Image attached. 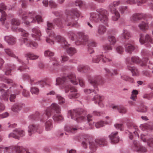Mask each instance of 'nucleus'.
<instances>
[{
    "instance_id": "40",
    "label": "nucleus",
    "mask_w": 153,
    "mask_h": 153,
    "mask_svg": "<svg viewBox=\"0 0 153 153\" xmlns=\"http://www.w3.org/2000/svg\"><path fill=\"white\" fill-rule=\"evenodd\" d=\"M114 15L112 17V19L113 21H117L120 18V15L117 10L113 11H110Z\"/></svg>"
},
{
    "instance_id": "32",
    "label": "nucleus",
    "mask_w": 153,
    "mask_h": 153,
    "mask_svg": "<svg viewBox=\"0 0 153 153\" xmlns=\"http://www.w3.org/2000/svg\"><path fill=\"white\" fill-rule=\"evenodd\" d=\"M148 22L147 21H142L141 23L138 25V27L140 30L145 31L149 29Z\"/></svg>"
},
{
    "instance_id": "45",
    "label": "nucleus",
    "mask_w": 153,
    "mask_h": 153,
    "mask_svg": "<svg viewBox=\"0 0 153 153\" xmlns=\"http://www.w3.org/2000/svg\"><path fill=\"white\" fill-rule=\"evenodd\" d=\"M59 113H56L53 117V120L55 121H59L63 120L62 116Z\"/></svg>"
},
{
    "instance_id": "4",
    "label": "nucleus",
    "mask_w": 153,
    "mask_h": 153,
    "mask_svg": "<svg viewBox=\"0 0 153 153\" xmlns=\"http://www.w3.org/2000/svg\"><path fill=\"white\" fill-rule=\"evenodd\" d=\"M61 109L59 105L56 103H53L51 105L50 107L48 108L43 113L40 114L37 112L34 114L30 115L29 118L32 120L39 118L41 121L44 122L48 119L52 113H59Z\"/></svg>"
},
{
    "instance_id": "24",
    "label": "nucleus",
    "mask_w": 153,
    "mask_h": 153,
    "mask_svg": "<svg viewBox=\"0 0 153 153\" xmlns=\"http://www.w3.org/2000/svg\"><path fill=\"white\" fill-rule=\"evenodd\" d=\"M124 46L126 51L130 53L134 50L135 48L133 41H131V43L128 42L125 43L124 44Z\"/></svg>"
},
{
    "instance_id": "19",
    "label": "nucleus",
    "mask_w": 153,
    "mask_h": 153,
    "mask_svg": "<svg viewBox=\"0 0 153 153\" xmlns=\"http://www.w3.org/2000/svg\"><path fill=\"white\" fill-rule=\"evenodd\" d=\"M20 40L21 42V44L23 43H25L26 46L28 47H33V48H36L38 47V45L36 42L30 41L27 38H21Z\"/></svg>"
},
{
    "instance_id": "47",
    "label": "nucleus",
    "mask_w": 153,
    "mask_h": 153,
    "mask_svg": "<svg viewBox=\"0 0 153 153\" xmlns=\"http://www.w3.org/2000/svg\"><path fill=\"white\" fill-rule=\"evenodd\" d=\"M121 78L124 80L129 82L131 83H133L134 82V80L133 78L126 75L122 76Z\"/></svg>"
},
{
    "instance_id": "27",
    "label": "nucleus",
    "mask_w": 153,
    "mask_h": 153,
    "mask_svg": "<svg viewBox=\"0 0 153 153\" xmlns=\"http://www.w3.org/2000/svg\"><path fill=\"white\" fill-rule=\"evenodd\" d=\"M111 108L115 110H117L120 113L124 114L127 112V110L126 108L121 105H117L112 104Z\"/></svg>"
},
{
    "instance_id": "13",
    "label": "nucleus",
    "mask_w": 153,
    "mask_h": 153,
    "mask_svg": "<svg viewBox=\"0 0 153 153\" xmlns=\"http://www.w3.org/2000/svg\"><path fill=\"white\" fill-rule=\"evenodd\" d=\"M139 41L142 44L147 43L146 46L147 47H151L150 44V43L152 44L153 43L152 38L147 34L145 36L143 34H141Z\"/></svg>"
},
{
    "instance_id": "36",
    "label": "nucleus",
    "mask_w": 153,
    "mask_h": 153,
    "mask_svg": "<svg viewBox=\"0 0 153 153\" xmlns=\"http://www.w3.org/2000/svg\"><path fill=\"white\" fill-rule=\"evenodd\" d=\"M143 16V15L142 14H134L130 17V20L132 21H137L141 19Z\"/></svg>"
},
{
    "instance_id": "21",
    "label": "nucleus",
    "mask_w": 153,
    "mask_h": 153,
    "mask_svg": "<svg viewBox=\"0 0 153 153\" xmlns=\"http://www.w3.org/2000/svg\"><path fill=\"white\" fill-rule=\"evenodd\" d=\"M6 85L3 84H0V91L2 92V95L1 98L4 101H8L9 97V90L5 91L3 89L4 87H5Z\"/></svg>"
},
{
    "instance_id": "16",
    "label": "nucleus",
    "mask_w": 153,
    "mask_h": 153,
    "mask_svg": "<svg viewBox=\"0 0 153 153\" xmlns=\"http://www.w3.org/2000/svg\"><path fill=\"white\" fill-rule=\"evenodd\" d=\"M25 131L19 128L13 130V132L10 133V137L17 139H19V136L23 137L25 135Z\"/></svg>"
},
{
    "instance_id": "46",
    "label": "nucleus",
    "mask_w": 153,
    "mask_h": 153,
    "mask_svg": "<svg viewBox=\"0 0 153 153\" xmlns=\"http://www.w3.org/2000/svg\"><path fill=\"white\" fill-rule=\"evenodd\" d=\"M108 39L111 45H114L117 42L115 37L112 35L109 36Z\"/></svg>"
},
{
    "instance_id": "10",
    "label": "nucleus",
    "mask_w": 153,
    "mask_h": 153,
    "mask_svg": "<svg viewBox=\"0 0 153 153\" xmlns=\"http://www.w3.org/2000/svg\"><path fill=\"white\" fill-rule=\"evenodd\" d=\"M131 149L133 151L139 153H144L147 152V148L143 146L137 140L133 141Z\"/></svg>"
},
{
    "instance_id": "3",
    "label": "nucleus",
    "mask_w": 153,
    "mask_h": 153,
    "mask_svg": "<svg viewBox=\"0 0 153 153\" xmlns=\"http://www.w3.org/2000/svg\"><path fill=\"white\" fill-rule=\"evenodd\" d=\"M68 36L69 38L72 40H76V44L77 45L81 44L85 45L87 42L88 50L90 54H91L94 52L93 47L97 46V43L94 41L88 40V37L84 35L82 32H78L76 34L72 31H70L68 33Z\"/></svg>"
},
{
    "instance_id": "58",
    "label": "nucleus",
    "mask_w": 153,
    "mask_h": 153,
    "mask_svg": "<svg viewBox=\"0 0 153 153\" xmlns=\"http://www.w3.org/2000/svg\"><path fill=\"white\" fill-rule=\"evenodd\" d=\"M56 97L58 100L59 103L60 104H62L65 102V99L60 95H56Z\"/></svg>"
},
{
    "instance_id": "9",
    "label": "nucleus",
    "mask_w": 153,
    "mask_h": 153,
    "mask_svg": "<svg viewBox=\"0 0 153 153\" xmlns=\"http://www.w3.org/2000/svg\"><path fill=\"white\" fill-rule=\"evenodd\" d=\"M82 111L80 109H78L69 111L68 113V117L76 120L77 122H80L84 119L82 115Z\"/></svg>"
},
{
    "instance_id": "1",
    "label": "nucleus",
    "mask_w": 153,
    "mask_h": 153,
    "mask_svg": "<svg viewBox=\"0 0 153 153\" xmlns=\"http://www.w3.org/2000/svg\"><path fill=\"white\" fill-rule=\"evenodd\" d=\"M56 85L63 84L65 93H68L70 91V93L68 96L70 99L76 98L79 96L80 95L79 93H77V90L75 87L69 84L67 85L70 82L74 85L77 84L78 82L74 74H69L67 77H58L56 78Z\"/></svg>"
},
{
    "instance_id": "62",
    "label": "nucleus",
    "mask_w": 153,
    "mask_h": 153,
    "mask_svg": "<svg viewBox=\"0 0 153 153\" xmlns=\"http://www.w3.org/2000/svg\"><path fill=\"white\" fill-rule=\"evenodd\" d=\"M27 67L25 64H23L22 66H20L18 68V70L20 71H24L27 69Z\"/></svg>"
},
{
    "instance_id": "41",
    "label": "nucleus",
    "mask_w": 153,
    "mask_h": 153,
    "mask_svg": "<svg viewBox=\"0 0 153 153\" xmlns=\"http://www.w3.org/2000/svg\"><path fill=\"white\" fill-rule=\"evenodd\" d=\"M22 108V106L20 104L16 103L12 106L11 110L14 112H17L20 111Z\"/></svg>"
},
{
    "instance_id": "35",
    "label": "nucleus",
    "mask_w": 153,
    "mask_h": 153,
    "mask_svg": "<svg viewBox=\"0 0 153 153\" xmlns=\"http://www.w3.org/2000/svg\"><path fill=\"white\" fill-rule=\"evenodd\" d=\"M95 142L96 144L100 146H106L107 143V141L104 138L97 139Z\"/></svg>"
},
{
    "instance_id": "48",
    "label": "nucleus",
    "mask_w": 153,
    "mask_h": 153,
    "mask_svg": "<svg viewBox=\"0 0 153 153\" xmlns=\"http://www.w3.org/2000/svg\"><path fill=\"white\" fill-rule=\"evenodd\" d=\"M49 6L51 8L55 9L57 7L58 5L54 1L51 0L49 1Z\"/></svg>"
},
{
    "instance_id": "7",
    "label": "nucleus",
    "mask_w": 153,
    "mask_h": 153,
    "mask_svg": "<svg viewBox=\"0 0 153 153\" xmlns=\"http://www.w3.org/2000/svg\"><path fill=\"white\" fill-rule=\"evenodd\" d=\"M49 34V38H47L46 39V41L47 42L50 43L51 45L54 44V41L52 39H55L57 42L60 43L62 46L64 48H65L68 47L69 44L66 41L65 38L59 35H57L56 36L54 33L52 31H51L50 33Z\"/></svg>"
},
{
    "instance_id": "49",
    "label": "nucleus",
    "mask_w": 153,
    "mask_h": 153,
    "mask_svg": "<svg viewBox=\"0 0 153 153\" xmlns=\"http://www.w3.org/2000/svg\"><path fill=\"white\" fill-rule=\"evenodd\" d=\"M44 54L45 56L51 57L54 55V53L49 50H48L44 51Z\"/></svg>"
},
{
    "instance_id": "63",
    "label": "nucleus",
    "mask_w": 153,
    "mask_h": 153,
    "mask_svg": "<svg viewBox=\"0 0 153 153\" xmlns=\"http://www.w3.org/2000/svg\"><path fill=\"white\" fill-rule=\"evenodd\" d=\"M16 42V38L13 36H10V45H14Z\"/></svg>"
},
{
    "instance_id": "25",
    "label": "nucleus",
    "mask_w": 153,
    "mask_h": 153,
    "mask_svg": "<svg viewBox=\"0 0 153 153\" xmlns=\"http://www.w3.org/2000/svg\"><path fill=\"white\" fill-rule=\"evenodd\" d=\"M77 70L78 71L84 73H89L91 71L90 67L87 65H79L77 67Z\"/></svg>"
},
{
    "instance_id": "38",
    "label": "nucleus",
    "mask_w": 153,
    "mask_h": 153,
    "mask_svg": "<svg viewBox=\"0 0 153 153\" xmlns=\"http://www.w3.org/2000/svg\"><path fill=\"white\" fill-rule=\"evenodd\" d=\"M140 128L142 130H148L150 131L153 129V127L151 126L148 124H141Z\"/></svg>"
},
{
    "instance_id": "26",
    "label": "nucleus",
    "mask_w": 153,
    "mask_h": 153,
    "mask_svg": "<svg viewBox=\"0 0 153 153\" xmlns=\"http://www.w3.org/2000/svg\"><path fill=\"white\" fill-rule=\"evenodd\" d=\"M80 128L77 126H65L64 128V130L69 132L74 133L80 129Z\"/></svg>"
},
{
    "instance_id": "22",
    "label": "nucleus",
    "mask_w": 153,
    "mask_h": 153,
    "mask_svg": "<svg viewBox=\"0 0 153 153\" xmlns=\"http://www.w3.org/2000/svg\"><path fill=\"white\" fill-rule=\"evenodd\" d=\"M33 33L31 35L33 38L35 40H39L40 39V37L42 36L41 33L38 27H35L32 29Z\"/></svg>"
},
{
    "instance_id": "23",
    "label": "nucleus",
    "mask_w": 153,
    "mask_h": 153,
    "mask_svg": "<svg viewBox=\"0 0 153 153\" xmlns=\"http://www.w3.org/2000/svg\"><path fill=\"white\" fill-rule=\"evenodd\" d=\"M4 75H0V80L4 81L6 83H9L10 80L9 79V75L10 74V68L8 67L4 70Z\"/></svg>"
},
{
    "instance_id": "57",
    "label": "nucleus",
    "mask_w": 153,
    "mask_h": 153,
    "mask_svg": "<svg viewBox=\"0 0 153 153\" xmlns=\"http://www.w3.org/2000/svg\"><path fill=\"white\" fill-rule=\"evenodd\" d=\"M36 84L38 85H39L41 87H43L45 85L50 86V85L49 84H48L45 81H39L37 82Z\"/></svg>"
},
{
    "instance_id": "52",
    "label": "nucleus",
    "mask_w": 153,
    "mask_h": 153,
    "mask_svg": "<svg viewBox=\"0 0 153 153\" xmlns=\"http://www.w3.org/2000/svg\"><path fill=\"white\" fill-rule=\"evenodd\" d=\"M143 97L144 99H146L147 100H151L153 97V92L150 94H145L143 96Z\"/></svg>"
},
{
    "instance_id": "61",
    "label": "nucleus",
    "mask_w": 153,
    "mask_h": 153,
    "mask_svg": "<svg viewBox=\"0 0 153 153\" xmlns=\"http://www.w3.org/2000/svg\"><path fill=\"white\" fill-rule=\"evenodd\" d=\"M11 23L12 25L17 26L19 25L20 24V22L19 21L15 19H12Z\"/></svg>"
},
{
    "instance_id": "55",
    "label": "nucleus",
    "mask_w": 153,
    "mask_h": 153,
    "mask_svg": "<svg viewBox=\"0 0 153 153\" xmlns=\"http://www.w3.org/2000/svg\"><path fill=\"white\" fill-rule=\"evenodd\" d=\"M18 30L21 33L23 37H27L28 36V33L22 28H19L18 29Z\"/></svg>"
},
{
    "instance_id": "59",
    "label": "nucleus",
    "mask_w": 153,
    "mask_h": 153,
    "mask_svg": "<svg viewBox=\"0 0 153 153\" xmlns=\"http://www.w3.org/2000/svg\"><path fill=\"white\" fill-rule=\"evenodd\" d=\"M117 52L119 54H122L124 51V49L122 46H119L117 47L116 48Z\"/></svg>"
},
{
    "instance_id": "31",
    "label": "nucleus",
    "mask_w": 153,
    "mask_h": 153,
    "mask_svg": "<svg viewBox=\"0 0 153 153\" xmlns=\"http://www.w3.org/2000/svg\"><path fill=\"white\" fill-rule=\"evenodd\" d=\"M107 30L106 27L102 24H99L97 27V33L100 35L104 34Z\"/></svg>"
},
{
    "instance_id": "8",
    "label": "nucleus",
    "mask_w": 153,
    "mask_h": 153,
    "mask_svg": "<svg viewBox=\"0 0 153 153\" xmlns=\"http://www.w3.org/2000/svg\"><path fill=\"white\" fill-rule=\"evenodd\" d=\"M88 82L93 86L94 89V90L85 89L84 90L85 93L86 94H88L91 93L92 91L95 94H97L98 91L97 82L101 79V77L99 76H96L92 77L89 76H88Z\"/></svg>"
},
{
    "instance_id": "11",
    "label": "nucleus",
    "mask_w": 153,
    "mask_h": 153,
    "mask_svg": "<svg viewBox=\"0 0 153 153\" xmlns=\"http://www.w3.org/2000/svg\"><path fill=\"white\" fill-rule=\"evenodd\" d=\"M6 9V7L4 4L2 3L0 4V12L1 13V16L0 19V21L2 24L4 25L5 27L8 29L9 28V24L6 23L5 24V21L6 19L7 15L5 12L3 10Z\"/></svg>"
},
{
    "instance_id": "64",
    "label": "nucleus",
    "mask_w": 153,
    "mask_h": 153,
    "mask_svg": "<svg viewBox=\"0 0 153 153\" xmlns=\"http://www.w3.org/2000/svg\"><path fill=\"white\" fill-rule=\"evenodd\" d=\"M75 4L76 6L81 7L83 5V3L81 0H77L75 2Z\"/></svg>"
},
{
    "instance_id": "5",
    "label": "nucleus",
    "mask_w": 153,
    "mask_h": 153,
    "mask_svg": "<svg viewBox=\"0 0 153 153\" xmlns=\"http://www.w3.org/2000/svg\"><path fill=\"white\" fill-rule=\"evenodd\" d=\"M95 12L90 13L89 19L93 23H97L100 21L105 25L108 26V22L109 13L107 10L102 8L97 9Z\"/></svg>"
},
{
    "instance_id": "53",
    "label": "nucleus",
    "mask_w": 153,
    "mask_h": 153,
    "mask_svg": "<svg viewBox=\"0 0 153 153\" xmlns=\"http://www.w3.org/2000/svg\"><path fill=\"white\" fill-rule=\"evenodd\" d=\"M103 49L106 53L108 52L109 51L112 50V47L111 45H109L108 44L105 45L103 46Z\"/></svg>"
},
{
    "instance_id": "15",
    "label": "nucleus",
    "mask_w": 153,
    "mask_h": 153,
    "mask_svg": "<svg viewBox=\"0 0 153 153\" xmlns=\"http://www.w3.org/2000/svg\"><path fill=\"white\" fill-rule=\"evenodd\" d=\"M28 135L30 136H31L32 134L36 132L39 133L40 132V131H39L40 127L37 124H30L28 126Z\"/></svg>"
},
{
    "instance_id": "17",
    "label": "nucleus",
    "mask_w": 153,
    "mask_h": 153,
    "mask_svg": "<svg viewBox=\"0 0 153 153\" xmlns=\"http://www.w3.org/2000/svg\"><path fill=\"white\" fill-rule=\"evenodd\" d=\"M10 149H11L12 153H30L26 151L22 146H10Z\"/></svg>"
},
{
    "instance_id": "43",
    "label": "nucleus",
    "mask_w": 153,
    "mask_h": 153,
    "mask_svg": "<svg viewBox=\"0 0 153 153\" xmlns=\"http://www.w3.org/2000/svg\"><path fill=\"white\" fill-rule=\"evenodd\" d=\"M122 36L125 39H128L131 37L130 32L127 30L124 29L123 30Z\"/></svg>"
},
{
    "instance_id": "12",
    "label": "nucleus",
    "mask_w": 153,
    "mask_h": 153,
    "mask_svg": "<svg viewBox=\"0 0 153 153\" xmlns=\"http://www.w3.org/2000/svg\"><path fill=\"white\" fill-rule=\"evenodd\" d=\"M128 127L129 129L128 130L129 133V137L130 139L132 140L133 139V133L135 135L137 134V136H139V131L137 126L133 124H130L128 126Z\"/></svg>"
},
{
    "instance_id": "2",
    "label": "nucleus",
    "mask_w": 153,
    "mask_h": 153,
    "mask_svg": "<svg viewBox=\"0 0 153 153\" xmlns=\"http://www.w3.org/2000/svg\"><path fill=\"white\" fill-rule=\"evenodd\" d=\"M65 14L66 18L64 21L60 19L56 18L53 20V22L60 28H63L64 25L68 26H76L77 22L75 20V19L81 16V13L76 9H73L70 10H66Z\"/></svg>"
},
{
    "instance_id": "14",
    "label": "nucleus",
    "mask_w": 153,
    "mask_h": 153,
    "mask_svg": "<svg viewBox=\"0 0 153 153\" xmlns=\"http://www.w3.org/2000/svg\"><path fill=\"white\" fill-rule=\"evenodd\" d=\"M101 59L103 62H110L112 60L111 58H108L106 56L104 57L101 54L96 55L93 57L92 59V62L94 63H98Z\"/></svg>"
},
{
    "instance_id": "34",
    "label": "nucleus",
    "mask_w": 153,
    "mask_h": 153,
    "mask_svg": "<svg viewBox=\"0 0 153 153\" xmlns=\"http://www.w3.org/2000/svg\"><path fill=\"white\" fill-rule=\"evenodd\" d=\"M103 99L104 98L103 96L97 94L94 96L93 100L95 101L94 102L95 104H98L99 105L101 106V102L103 100Z\"/></svg>"
},
{
    "instance_id": "37",
    "label": "nucleus",
    "mask_w": 153,
    "mask_h": 153,
    "mask_svg": "<svg viewBox=\"0 0 153 153\" xmlns=\"http://www.w3.org/2000/svg\"><path fill=\"white\" fill-rule=\"evenodd\" d=\"M25 56L27 58H29L31 60L37 59L39 57V56L31 53H26L25 55Z\"/></svg>"
},
{
    "instance_id": "30",
    "label": "nucleus",
    "mask_w": 153,
    "mask_h": 153,
    "mask_svg": "<svg viewBox=\"0 0 153 153\" xmlns=\"http://www.w3.org/2000/svg\"><path fill=\"white\" fill-rule=\"evenodd\" d=\"M106 118L108 119V120L105 122L103 121H100L98 122L95 124V125L97 128H99L102 127L106 124H110L112 122V119H110L108 117H106Z\"/></svg>"
},
{
    "instance_id": "51",
    "label": "nucleus",
    "mask_w": 153,
    "mask_h": 153,
    "mask_svg": "<svg viewBox=\"0 0 153 153\" xmlns=\"http://www.w3.org/2000/svg\"><path fill=\"white\" fill-rule=\"evenodd\" d=\"M119 10L122 14L127 13L128 10V7L124 6L120 7Z\"/></svg>"
},
{
    "instance_id": "44",
    "label": "nucleus",
    "mask_w": 153,
    "mask_h": 153,
    "mask_svg": "<svg viewBox=\"0 0 153 153\" xmlns=\"http://www.w3.org/2000/svg\"><path fill=\"white\" fill-rule=\"evenodd\" d=\"M20 92L19 89L15 91L13 94H10V101L14 102L15 99L16 98V95L19 94Z\"/></svg>"
},
{
    "instance_id": "6",
    "label": "nucleus",
    "mask_w": 153,
    "mask_h": 153,
    "mask_svg": "<svg viewBox=\"0 0 153 153\" xmlns=\"http://www.w3.org/2000/svg\"><path fill=\"white\" fill-rule=\"evenodd\" d=\"M19 13L22 19L25 21L24 23L26 25H29L31 22H35L36 21L38 23L43 21L41 16L39 15L35 16L34 12L27 13L25 11H23L21 9L19 11Z\"/></svg>"
},
{
    "instance_id": "20",
    "label": "nucleus",
    "mask_w": 153,
    "mask_h": 153,
    "mask_svg": "<svg viewBox=\"0 0 153 153\" xmlns=\"http://www.w3.org/2000/svg\"><path fill=\"white\" fill-rule=\"evenodd\" d=\"M148 134H142L141 135L140 138L144 142H147L148 146L150 147L153 148V138H149Z\"/></svg>"
},
{
    "instance_id": "42",
    "label": "nucleus",
    "mask_w": 153,
    "mask_h": 153,
    "mask_svg": "<svg viewBox=\"0 0 153 153\" xmlns=\"http://www.w3.org/2000/svg\"><path fill=\"white\" fill-rule=\"evenodd\" d=\"M66 49L67 53L70 56H72L77 52L76 50L74 48L69 47L67 48Z\"/></svg>"
},
{
    "instance_id": "29",
    "label": "nucleus",
    "mask_w": 153,
    "mask_h": 153,
    "mask_svg": "<svg viewBox=\"0 0 153 153\" xmlns=\"http://www.w3.org/2000/svg\"><path fill=\"white\" fill-rule=\"evenodd\" d=\"M126 69L131 71L133 76H137L139 75V72L137 68L132 66L129 63H127Z\"/></svg>"
},
{
    "instance_id": "39",
    "label": "nucleus",
    "mask_w": 153,
    "mask_h": 153,
    "mask_svg": "<svg viewBox=\"0 0 153 153\" xmlns=\"http://www.w3.org/2000/svg\"><path fill=\"white\" fill-rule=\"evenodd\" d=\"M45 130L47 131L51 130L53 128L52 121L51 120H49L47 121L45 123Z\"/></svg>"
},
{
    "instance_id": "18",
    "label": "nucleus",
    "mask_w": 153,
    "mask_h": 153,
    "mask_svg": "<svg viewBox=\"0 0 153 153\" xmlns=\"http://www.w3.org/2000/svg\"><path fill=\"white\" fill-rule=\"evenodd\" d=\"M148 60V59L146 58L143 59L141 61L138 56H133L131 58V61L132 62L138 64L141 66H145Z\"/></svg>"
},
{
    "instance_id": "54",
    "label": "nucleus",
    "mask_w": 153,
    "mask_h": 153,
    "mask_svg": "<svg viewBox=\"0 0 153 153\" xmlns=\"http://www.w3.org/2000/svg\"><path fill=\"white\" fill-rule=\"evenodd\" d=\"M50 61L52 62L53 66H57L59 65V62L57 61L55 57H52L50 58Z\"/></svg>"
},
{
    "instance_id": "50",
    "label": "nucleus",
    "mask_w": 153,
    "mask_h": 153,
    "mask_svg": "<svg viewBox=\"0 0 153 153\" xmlns=\"http://www.w3.org/2000/svg\"><path fill=\"white\" fill-rule=\"evenodd\" d=\"M138 94V91L136 90H133L132 92V94L130 97L131 99L134 101L137 97V95Z\"/></svg>"
},
{
    "instance_id": "33",
    "label": "nucleus",
    "mask_w": 153,
    "mask_h": 153,
    "mask_svg": "<svg viewBox=\"0 0 153 153\" xmlns=\"http://www.w3.org/2000/svg\"><path fill=\"white\" fill-rule=\"evenodd\" d=\"M120 1H115L111 3L108 7V9L110 11H113L117 10L115 8L116 6H118L120 4Z\"/></svg>"
},
{
    "instance_id": "28",
    "label": "nucleus",
    "mask_w": 153,
    "mask_h": 153,
    "mask_svg": "<svg viewBox=\"0 0 153 153\" xmlns=\"http://www.w3.org/2000/svg\"><path fill=\"white\" fill-rule=\"evenodd\" d=\"M117 132H113L109 136L111 143H116L118 142L119 138L117 136Z\"/></svg>"
},
{
    "instance_id": "60",
    "label": "nucleus",
    "mask_w": 153,
    "mask_h": 153,
    "mask_svg": "<svg viewBox=\"0 0 153 153\" xmlns=\"http://www.w3.org/2000/svg\"><path fill=\"white\" fill-rule=\"evenodd\" d=\"M31 92L32 94H38L39 92V89L35 87H32L31 88Z\"/></svg>"
},
{
    "instance_id": "56",
    "label": "nucleus",
    "mask_w": 153,
    "mask_h": 153,
    "mask_svg": "<svg viewBox=\"0 0 153 153\" xmlns=\"http://www.w3.org/2000/svg\"><path fill=\"white\" fill-rule=\"evenodd\" d=\"M147 110V107L143 105H141L140 107L138 108V109L137 110L139 111H140L141 112H145Z\"/></svg>"
}]
</instances>
